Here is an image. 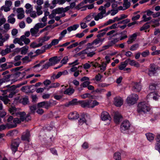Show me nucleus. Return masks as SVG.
<instances>
[{
  "instance_id": "obj_50",
  "label": "nucleus",
  "mask_w": 160,
  "mask_h": 160,
  "mask_svg": "<svg viewBox=\"0 0 160 160\" xmlns=\"http://www.w3.org/2000/svg\"><path fill=\"white\" fill-rule=\"evenodd\" d=\"M46 24L47 23L46 22H44L43 23H38L35 26L39 29V28L44 27L46 25Z\"/></svg>"
},
{
  "instance_id": "obj_6",
  "label": "nucleus",
  "mask_w": 160,
  "mask_h": 160,
  "mask_svg": "<svg viewBox=\"0 0 160 160\" xmlns=\"http://www.w3.org/2000/svg\"><path fill=\"white\" fill-rule=\"evenodd\" d=\"M138 99V96L136 94H131L128 97L127 103L130 105H133L137 102Z\"/></svg>"
},
{
  "instance_id": "obj_21",
  "label": "nucleus",
  "mask_w": 160,
  "mask_h": 160,
  "mask_svg": "<svg viewBox=\"0 0 160 160\" xmlns=\"http://www.w3.org/2000/svg\"><path fill=\"white\" fill-rule=\"evenodd\" d=\"M157 70V68L155 67L154 65H151L149 69L148 75L150 76L154 75L156 73Z\"/></svg>"
},
{
  "instance_id": "obj_64",
  "label": "nucleus",
  "mask_w": 160,
  "mask_h": 160,
  "mask_svg": "<svg viewBox=\"0 0 160 160\" xmlns=\"http://www.w3.org/2000/svg\"><path fill=\"white\" fill-rule=\"evenodd\" d=\"M142 18L144 22L148 21L152 19V18L150 17H147L146 14H144L143 15Z\"/></svg>"
},
{
  "instance_id": "obj_20",
  "label": "nucleus",
  "mask_w": 160,
  "mask_h": 160,
  "mask_svg": "<svg viewBox=\"0 0 160 160\" xmlns=\"http://www.w3.org/2000/svg\"><path fill=\"white\" fill-rule=\"evenodd\" d=\"M7 123H6L8 125L10 128L15 127V125L14 126L12 122H13V117L12 116H9L7 119Z\"/></svg>"
},
{
  "instance_id": "obj_58",
  "label": "nucleus",
  "mask_w": 160,
  "mask_h": 160,
  "mask_svg": "<svg viewBox=\"0 0 160 160\" xmlns=\"http://www.w3.org/2000/svg\"><path fill=\"white\" fill-rule=\"evenodd\" d=\"M139 47L138 44L136 43L132 45L130 48V50L131 51H135Z\"/></svg>"
},
{
  "instance_id": "obj_63",
  "label": "nucleus",
  "mask_w": 160,
  "mask_h": 160,
  "mask_svg": "<svg viewBox=\"0 0 160 160\" xmlns=\"http://www.w3.org/2000/svg\"><path fill=\"white\" fill-rule=\"evenodd\" d=\"M68 60V56L64 57L61 62V63L63 65L66 64Z\"/></svg>"
},
{
  "instance_id": "obj_31",
  "label": "nucleus",
  "mask_w": 160,
  "mask_h": 160,
  "mask_svg": "<svg viewBox=\"0 0 160 160\" xmlns=\"http://www.w3.org/2000/svg\"><path fill=\"white\" fill-rule=\"evenodd\" d=\"M128 64V61L126 60L125 61L122 62L118 67V68L120 70H124Z\"/></svg>"
},
{
  "instance_id": "obj_53",
  "label": "nucleus",
  "mask_w": 160,
  "mask_h": 160,
  "mask_svg": "<svg viewBox=\"0 0 160 160\" xmlns=\"http://www.w3.org/2000/svg\"><path fill=\"white\" fill-rule=\"evenodd\" d=\"M22 60L23 63H28L31 61V59H29L28 56H25L24 57L22 58Z\"/></svg>"
},
{
  "instance_id": "obj_59",
  "label": "nucleus",
  "mask_w": 160,
  "mask_h": 160,
  "mask_svg": "<svg viewBox=\"0 0 160 160\" xmlns=\"http://www.w3.org/2000/svg\"><path fill=\"white\" fill-rule=\"evenodd\" d=\"M28 48V47H23L21 50V53L22 54H25L27 52Z\"/></svg>"
},
{
  "instance_id": "obj_23",
  "label": "nucleus",
  "mask_w": 160,
  "mask_h": 160,
  "mask_svg": "<svg viewBox=\"0 0 160 160\" xmlns=\"http://www.w3.org/2000/svg\"><path fill=\"white\" fill-rule=\"evenodd\" d=\"M95 14V13L92 12L90 13L84 18V21L86 22H90L93 18H94Z\"/></svg>"
},
{
  "instance_id": "obj_55",
  "label": "nucleus",
  "mask_w": 160,
  "mask_h": 160,
  "mask_svg": "<svg viewBox=\"0 0 160 160\" xmlns=\"http://www.w3.org/2000/svg\"><path fill=\"white\" fill-rule=\"evenodd\" d=\"M103 17V15L99 12L97 15L95 16L94 19L96 21H98L100 19L102 18Z\"/></svg>"
},
{
  "instance_id": "obj_7",
  "label": "nucleus",
  "mask_w": 160,
  "mask_h": 160,
  "mask_svg": "<svg viewBox=\"0 0 160 160\" xmlns=\"http://www.w3.org/2000/svg\"><path fill=\"white\" fill-rule=\"evenodd\" d=\"M52 106V103L50 101H43L39 102L37 104L38 108H44L47 109H48Z\"/></svg>"
},
{
  "instance_id": "obj_47",
  "label": "nucleus",
  "mask_w": 160,
  "mask_h": 160,
  "mask_svg": "<svg viewBox=\"0 0 160 160\" xmlns=\"http://www.w3.org/2000/svg\"><path fill=\"white\" fill-rule=\"evenodd\" d=\"M10 128L8 127V125L7 124H2L0 125V131H2L5 130L7 129H9Z\"/></svg>"
},
{
  "instance_id": "obj_48",
  "label": "nucleus",
  "mask_w": 160,
  "mask_h": 160,
  "mask_svg": "<svg viewBox=\"0 0 160 160\" xmlns=\"http://www.w3.org/2000/svg\"><path fill=\"white\" fill-rule=\"evenodd\" d=\"M21 103L24 105H26L28 102V97L22 98L20 100Z\"/></svg>"
},
{
  "instance_id": "obj_19",
  "label": "nucleus",
  "mask_w": 160,
  "mask_h": 160,
  "mask_svg": "<svg viewBox=\"0 0 160 160\" xmlns=\"http://www.w3.org/2000/svg\"><path fill=\"white\" fill-rule=\"evenodd\" d=\"M30 136V132L28 131H26L23 133L21 136V139L22 141H29Z\"/></svg>"
},
{
  "instance_id": "obj_34",
  "label": "nucleus",
  "mask_w": 160,
  "mask_h": 160,
  "mask_svg": "<svg viewBox=\"0 0 160 160\" xmlns=\"http://www.w3.org/2000/svg\"><path fill=\"white\" fill-rule=\"evenodd\" d=\"M8 95L5 96H0V100L2 101L5 104H7L10 101L9 99L8 98Z\"/></svg>"
},
{
  "instance_id": "obj_13",
  "label": "nucleus",
  "mask_w": 160,
  "mask_h": 160,
  "mask_svg": "<svg viewBox=\"0 0 160 160\" xmlns=\"http://www.w3.org/2000/svg\"><path fill=\"white\" fill-rule=\"evenodd\" d=\"M79 117V115L78 113L76 111L70 113L68 115L69 119L71 120H75Z\"/></svg>"
},
{
  "instance_id": "obj_38",
  "label": "nucleus",
  "mask_w": 160,
  "mask_h": 160,
  "mask_svg": "<svg viewBox=\"0 0 160 160\" xmlns=\"http://www.w3.org/2000/svg\"><path fill=\"white\" fill-rule=\"evenodd\" d=\"M146 135L147 138V139L149 141H151L153 140L154 138V135L152 133H148L146 134Z\"/></svg>"
},
{
  "instance_id": "obj_42",
  "label": "nucleus",
  "mask_w": 160,
  "mask_h": 160,
  "mask_svg": "<svg viewBox=\"0 0 160 160\" xmlns=\"http://www.w3.org/2000/svg\"><path fill=\"white\" fill-rule=\"evenodd\" d=\"M60 85V84L58 82L53 83L47 88V89L48 90L51 88H56L59 87Z\"/></svg>"
},
{
  "instance_id": "obj_5",
  "label": "nucleus",
  "mask_w": 160,
  "mask_h": 160,
  "mask_svg": "<svg viewBox=\"0 0 160 160\" xmlns=\"http://www.w3.org/2000/svg\"><path fill=\"white\" fill-rule=\"evenodd\" d=\"M20 143L21 140L18 138L12 140L11 145V148L13 152L15 153L17 151L18 147Z\"/></svg>"
},
{
  "instance_id": "obj_15",
  "label": "nucleus",
  "mask_w": 160,
  "mask_h": 160,
  "mask_svg": "<svg viewBox=\"0 0 160 160\" xmlns=\"http://www.w3.org/2000/svg\"><path fill=\"white\" fill-rule=\"evenodd\" d=\"M101 118L102 121H106L110 120L111 117L108 113L106 111H103L101 115Z\"/></svg>"
},
{
  "instance_id": "obj_9",
  "label": "nucleus",
  "mask_w": 160,
  "mask_h": 160,
  "mask_svg": "<svg viewBox=\"0 0 160 160\" xmlns=\"http://www.w3.org/2000/svg\"><path fill=\"white\" fill-rule=\"evenodd\" d=\"M130 124L128 120H125L122 123L120 126V130L122 132L128 130L130 127Z\"/></svg>"
},
{
  "instance_id": "obj_57",
  "label": "nucleus",
  "mask_w": 160,
  "mask_h": 160,
  "mask_svg": "<svg viewBox=\"0 0 160 160\" xmlns=\"http://www.w3.org/2000/svg\"><path fill=\"white\" fill-rule=\"evenodd\" d=\"M21 122L19 118H15L14 119L13 118V122H12V123L14 125V126L15 125V127L17 126V124Z\"/></svg>"
},
{
  "instance_id": "obj_25",
  "label": "nucleus",
  "mask_w": 160,
  "mask_h": 160,
  "mask_svg": "<svg viewBox=\"0 0 160 160\" xmlns=\"http://www.w3.org/2000/svg\"><path fill=\"white\" fill-rule=\"evenodd\" d=\"M76 99H74L71 101L69 102L68 103H66L65 106L66 107H68L70 106H74L77 105L80 102V101H78Z\"/></svg>"
},
{
  "instance_id": "obj_32",
  "label": "nucleus",
  "mask_w": 160,
  "mask_h": 160,
  "mask_svg": "<svg viewBox=\"0 0 160 160\" xmlns=\"http://www.w3.org/2000/svg\"><path fill=\"white\" fill-rule=\"evenodd\" d=\"M18 114L20 115L19 118L21 122L25 121L26 113L25 112H18Z\"/></svg>"
},
{
  "instance_id": "obj_43",
  "label": "nucleus",
  "mask_w": 160,
  "mask_h": 160,
  "mask_svg": "<svg viewBox=\"0 0 160 160\" xmlns=\"http://www.w3.org/2000/svg\"><path fill=\"white\" fill-rule=\"evenodd\" d=\"M13 42L15 44L18 43L21 46H22L23 45L22 40L18 38H15L13 40Z\"/></svg>"
},
{
  "instance_id": "obj_56",
  "label": "nucleus",
  "mask_w": 160,
  "mask_h": 160,
  "mask_svg": "<svg viewBox=\"0 0 160 160\" xmlns=\"http://www.w3.org/2000/svg\"><path fill=\"white\" fill-rule=\"evenodd\" d=\"M17 133L16 130H11L9 131L7 134V135L8 136H13L15 134Z\"/></svg>"
},
{
  "instance_id": "obj_49",
  "label": "nucleus",
  "mask_w": 160,
  "mask_h": 160,
  "mask_svg": "<svg viewBox=\"0 0 160 160\" xmlns=\"http://www.w3.org/2000/svg\"><path fill=\"white\" fill-rule=\"evenodd\" d=\"M98 10L100 11H101L100 13L103 15L104 14H105L106 13V8L105 7H103V6H101L99 8Z\"/></svg>"
},
{
  "instance_id": "obj_36",
  "label": "nucleus",
  "mask_w": 160,
  "mask_h": 160,
  "mask_svg": "<svg viewBox=\"0 0 160 160\" xmlns=\"http://www.w3.org/2000/svg\"><path fill=\"white\" fill-rule=\"evenodd\" d=\"M79 27V25L78 24H75L72 26H71L68 27L67 28V30L70 32L72 31H74L77 29V28Z\"/></svg>"
},
{
  "instance_id": "obj_26",
  "label": "nucleus",
  "mask_w": 160,
  "mask_h": 160,
  "mask_svg": "<svg viewBox=\"0 0 160 160\" xmlns=\"http://www.w3.org/2000/svg\"><path fill=\"white\" fill-rule=\"evenodd\" d=\"M137 36L136 33H134L131 35L128 38L127 42L128 44H130L133 42L136 39Z\"/></svg>"
},
{
  "instance_id": "obj_62",
  "label": "nucleus",
  "mask_w": 160,
  "mask_h": 160,
  "mask_svg": "<svg viewBox=\"0 0 160 160\" xmlns=\"http://www.w3.org/2000/svg\"><path fill=\"white\" fill-rule=\"evenodd\" d=\"M142 56L143 57H146L150 54V52L148 50H146V51L142 52L141 54Z\"/></svg>"
},
{
  "instance_id": "obj_61",
  "label": "nucleus",
  "mask_w": 160,
  "mask_h": 160,
  "mask_svg": "<svg viewBox=\"0 0 160 160\" xmlns=\"http://www.w3.org/2000/svg\"><path fill=\"white\" fill-rule=\"evenodd\" d=\"M114 21L113 19H109L108 21L104 23L103 27L106 26L112 23H113L114 22Z\"/></svg>"
},
{
  "instance_id": "obj_8",
  "label": "nucleus",
  "mask_w": 160,
  "mask_h": 160,
  "mask_svg": "<svg viewBox=\"0 0 160 160\" xmlns=\"http://www.w3.org/2000/svg\"><path fill=\"white\" fill-rule=\"evenodd\" d=\"M41 66V64L40 63L34 66H33L32 69L33 70V71L36 72H38L40 70H42L43 69H47L48 68L51 66L50 65V64L48 62H47L45 64L43 65L42 67V68L41 69H40L39 68Z\"/></svg>"
},
{
  "instance_id": "obj_27",
  "label": "nucleus",
  "mask_w": 160,
  "mask_h": 160,
  "mask_svg": "<svg viewBox=\"0 0 160 160\" xmlns=\"http://www.w3.org/2000/svg\"><path fill=\"white\" fill-rule=\"evenodd\" d=\"M156 143L155 145V148L158 150L160 153V135L157 136L156 138Z\"/></svg>"
},
{
  "instance_id": "obj_45",
  "label": "nucleus",
  "mask_w": 160,
  "mask_h": 160,
  "mask_svg": "<svg viewBox=\"0 0 160 160\" xmlns=\"http://www.w3.org/2000/svg\"><path fill=\"white\" fill-rule=\"evenodd\" d=\"M119 40L117 38H115L113 39L111 41L108 42V43L111 47L112 46L116 43Z\"/></svg>"
},
{
  "instance_id": "obj_10",
  "label": "nucleus",
  "mask_w": 160,
  "mask_h": 160,
  "mask_svg": "<svg viewBox=\"0 0 160 160\" xmlns=\"http://www.w3.org/2000/svg\"><path fill=\"white\" fill-rule=\"evenodd\" d=\"M113 103L117 107H121L123 103V100L119 96L116 97L114 98Z\"/></svg>"
},
{
  "instance_id": "obj_41",
  "label": "nucleus",
  "mask_w": 160,
  "mask_h": 160,
  "mask_svg": "<svg viewBox=\"0 0 160 160\" xmlns=\"http://www.w3.org/2000/svg\"><path fill=\"white\" fill-rule=\"evenodd\" d=\"M9 111L12 115L16 113L17 109L14 106H11L9 108Z\"/></svg>"
},
{
  "instance_id": "obj_40",
  "label": "nucleus",
  "mask_w": 160,
  "mask_h": 160,
  "mask_svg": "<svg viewBox=\"0 0 160 160\" xmlns=\"http://www.w3.org/2000/svg\"><path fill=\"white\" fill-rule=\"evenodd\" d=\"M151 22L153 23L151 25V27L153 28L158 27L160 25V23L158 20L153 19L152 20Z\"/></svg>"
},
{
  "instance_id": "obj_54",
  "label": "nucleus",
  "mask_w": 160,
  "mask_h": 160,
  "mask_svg": "<svg viewBox=\"0 0 160 160\" xmlns=\"http://www.w3.org/2000/svg\"><path fill=\"white\" fill-rule=\"evenodd\" d=\"M107 65V63L103 62L101 64H99V67L100 68L101 70L104 71L106 69Z\"/></svg>"
},
{
  "instance_id": "obj_4",
  "label": "nucleus",
  "mask_w": 160,
  "mask_h": 160,
  "mask_svg": "<svg viewBox=\"0 0 160 160\" xmlns=\"http://www.w3.org/2000/svg\"><path fill=\"white\" fill-rule=\"evenodd\" d=\"M25 71L22 72H17L14 74H12L11 76L12 77V82H11V83H12L18 80H20L25 76Z\"/></svg>"
},
{
  "instance_id": "obj_12",
  "label": "nucleus",
  "mask_w": 160,
  "mask_h": 160,
  "mask_svg": "<svg viewBox=\"0 0 160 160\" xmlns=\"http://www.w3.org/2000/svg\"><path fill=\"white\" fill-rule=\"evenodd\" d=\"M132 90L135 92H139L141 89L142 86L140 82H134L132 83Z\"/></svg>"
},
{
  "instance_id": "obj_44",
  "label": "nucleus",
  "mask_w": 160,
  "mask_h": 160,
  "mask_svg": "<svg viewBox=\"0 0 160 160\" xmlns=\"http://www.w3.org/2000/svg\"><path fill=\"white\" fill-rule=\"evenodd\" d=\"M113 157L115 160H121V154L119 152H116L114 154Z\"/></svg>"
},
{
  "instance_id": "obj_60",
  "label": "nucleus",
  "mask_w": 160,
  "mask_h": 160,
  "mask_svg": "<svg viewBox=\"0 0 160 160\" xmlns=\"http://www.w3.org/2000/svg\"><path fill=\"white\" fill-rule=\"evenodd\" d=\"M130 21V20L129 19H126L122 21L118 22V24H121L123 23L125 25H126L127 23L129 22Z\"/></svg>"
},
{
  "instance_id": "obj_18",
  "label": "nucleus",
  "mask_w": 160,
  "mask_h": 160,
  "mask_svg": "<svg viewBox=\"0 0 160 160\" xmlns=\"http://www.w3.org/2000/svg\"><path fill=\"white\" fill-rule=\"evenodd\" d=\"M39 29L35 26L33 28H32L30 29V32L32 36L37 37L39 36L40 34L38 32Z\"/></svg>"
},
{
  "instance_id": "obj_11",
  "label": "nucleus",
  "mask_w": 160,
  "mask_h": 160,
  "mask_svg": "<svg viewBox=\"0 0 160 160\" xmlns=\"http://www.w3.org/2000/svg\"><path fill=\"white\" fill-rule=\"evenodd\" d=\"M60 57H58L57 56H54L49 58L48 62L50 65L52 66L58 63L60 61Z\"/></svg>"
},
{
  "instance_id": "obj_16",
  "label": "nucleus",
  "mask_w": 160,
  "mask_h": 160,
  "mask_svg": "<svg viewBox=\"0 0 160 160\" xmlns=\"http://www.w3.org/2000/svg\"><path fill=\"white\" fill-rule=\"evenodd\" d=\"M78 60H76L75 61L72 62V63H69V65H72V67L70 69V71L72 72H75L77 71L78 68L79 67V66L78 67H76V66L79 64L78 62Z\"/></svg>"
},
{
  "instance_id": "obj_33",
  "label": "nucleus",
  "mask_w": 160,
  "mask_h": 160,
  "mask_svg": "<svg viewBox=\"0 0 160 160\" xmlns=\"http://www.w3.org/2000/svg\"><path fill=\"white\" fill-rule=\"evenodd\" d=\"M74 92V89L73 88H68L66 89L64 92V94L69 95L72 94Z\"/></svg>"
},
{
  "instance_id": "obj_30",
  "label": "nucleus",
  "mask_w": 160,
  "mask_h": 160,
  "mask_svg": "<svg viewBox=\"0 0 160 160\" xmlns=\"http://www.w3.org/2000/svg\"><path fill=\"white\" fill-rule=\"evenodd\" d=\"M15 16V14L13 13L11 14L8 17V22L9 23L13 24L15 21V19L13 17Z\"/></svg>"
},
{
  "instance_id": "obj_3",
  "label": "nucleus",
  "mask_w": 160,
  "mask_h": 160,
  "mask_svg": "<svg viewBox=\"0 0 160 160\" xmlns=\"http://www.w3.org/2000/svg\"><path fill=\"white\" fill-rule=\"evenodd\" d=\"M150 110V108L146 102H141L138 104L137 111L139 112H146L149 111Z\"/></svg>"
},
{
  "instance_id": "obj_29",
  "label": "nucleus",
  "mask_w": 160,
  "mask_h": 160,
  "mask_svg": "<svg viewBox=\"0 0 160 160\" xmlns=\"http://www.w3.org/2000/svg\"><path fill=\"white\" fill-rule=\"evenodd\" d=\"M127 60L128 62H129V64L131 66H133L137 68H138L140 67L139 63L134 60L128 59Z\"/></svg>"
},
{
  "instance_id": "obj_39",
  "label": "nucleus",
  "mask_w": 160,
  "mask_h": 160,
  "mask_svg": "<svg viewBox=\"0 0 160 160\" xmlns=\"http://www.w3.org/2000/svg\"><path fill=\"white\" fill-rule=\"evenodd\" d=\"M37 10V13L38 15L39 16L42 14L43 12L41 10L42 7L41 6H35Z\"/></svg>"
},
{
  "instance_id": "obj_46",
  "label": "nucleus",
  "mask_w": 160,
  "mask_h": 160,
  "mask_svg": "<svg viewBox=\"0 0 160 160\" xmlns=\"http://www.w3.org/2000/svg\"><path fill=\"white\" fill-rule=\"evenodd\" d=\"M88 49H86L81 52V58L84 59L86 58L87 56V51Z\"/></svg>"
},
{
  "instance_id": "obj_2",
  "label": "nucleus",
  "mask_w": 160,
  "mask_h": 160,
  "mask_svg": "<svg viewBox=\"0 0 160 160\" xmlns=\"http://www.w3.org/2000/svg\"><path fill=\"white\" fill-rule=\"evenodd\" d=\"M104 38H97L91 43L87 44V49L96 48L100 46L104 40Z\"/></svg>"
},
{
  "instance_id": "obj_35",
  "label": "nucleus",
  "mask_w": 160,
  "mask_h": 160,
  "mask_svg": "<svg viewBox=\"0 0 160 160\" xmlns=\"http://www.w3.org/2000/svg\"><path fill=\"white\" fill-rule=\"evenodd\" d=\"M12 74L10 75H5L4 76V78H2L4 80V82L5 81L8 82L9 81H11V82H12Z\"/></svg>"
},
{
  "instance_id": "obj_28",
  "label": "nucleus",
  "mask_w": 160,
  "mask_h": 160,
  "mask_svg": "<svg viewBox=\"0 0 160 160\" xmlns=\"http://www.w3.org/2000/svg\"><path fill=\"white\" fill-rule=\"evenodd\" d=\"M148 96L149 97H150V98H152L155 100H158L160 98V96L157 93L155 92H152L150 93Z\"/></svg>"
},
{
  "instance_id": "obj_24",
  "label": "nucleus",
  "mask_w": 160,
  "mask_h": 160,
  "mask_svg": "<svg viewBox=\"0 0 160 160\" xmlns=\"http://www.w3.org/2000/svg\"><path fill=\"white\" fill-rule=\"evenodd\" d=\"M92 100H84L81 101V106L83 108H89L90 103L91 102Z\"/></svg>"
},
{
  "instance_id": "obj_1",
  "label": "nucleus",
  "mask_w": 160,
  "mask_h": 160,
  "mask_svg": "<svg viewBox=\"0 0 160 160\" xmlns=\"http://www.w3.org/2000/svg\"><path fill=\"white\" fill-rule=\"evenodd\" d=\"M6 87L7 88V89L5 90L1 89V91L3 93V95L7 94L8 98H12L17 92L15 85L10 86L9 85L6 86Z\"/></svg>"
},
{
  "instance_id": "obj_51",
  "label": "nucleus",
  "mask_w": 160,
  "mask_h": 160,
  "mask_svg": "<svg viewBox=\"0 0 160 160\" xmlns=\"http://www.w3.org/2000/svg\"><path fill=\"white\" fill-rule=\"evenodd\" d=\"M42 46V44H37L36 42H33L32 43L30 44V47L32 48H36Z\"/></svg>"
},
{
  "instance_id": "obj_17",
  "label": "nucleus",
  "mask_w": 160,
  "mask_h": 160,
  "mask_svg": "<svg viewBox=\"0 0 160 160\" xmlns=\"http://www.w3.org/2000/svg\"><path fill=\"white\" fill-rule=\"evenodd\" d=\"M17 12L18 13V18L19 19L23 18L24 17V12L22 8H18L17 9Z\"/></svg>"
},
{
  "instance_id": "obj_52",
  "label": "nucleus",
  "mask_w": 160,
  "mask_h": 160,
  "mask_svg": "<svg viewBox=\"0 0 160 160\" xmlns=\"http://www.w3.org/2000/svg\"><path fill=\"white\" fill-rule=\"evenodd\" d=\"M150 27V26L149 24L147 23H146L143 25V26L140 28V30L142 31L146 30L149 28Z\"/></svg>"
},
{
  "instance_id": "obj_14",
  "label": "nucleus",
  "mask_w": 160,
  "mask_h": 160,
  "mask_svg": "<svg viewBox=\"0 0 160 160\" xmlns=\"http://www.w3.org/2000/svg\"><path fill=\"white\" fill-rule=\"evenodd\" d=\"M130 5V3L128 1V0H123V7L122 6H119L118 7V9L119 10H125L129 8Z\"/></svg>"
},
{
  "instance_id": "obj_22",
  "label": "nucleus",
  "mask_w": 160,
  "mask_h": 160,
  "mask_svg": "<svg viewBox=\"0 0 160 160\" xmlns=\"http://www.w3.org/2000/svg\"><path fill=\"white\" fill-rule=\"evenodd\" d=\"M122 118V116L119 112H116L115 113L114 116V121L115 123H118L121 119Z\"/></svg>"
},
{
  "instance_id": "obj_37",
  "label": "nucleus",
  "mask_w": 160,
  "mask_h": 160,
  "mask_svg": "<svg viewBox=\"0 0 160 160\" xmlns=\"http://www.w3.org/2000/svg\"><path fill=\"white\" fill-rule=\"evenodd\" d=\"M63 8H58L56 9H53L52 11V12L53 13L60 14L63 12Z\"/></svg>"
}]
</instances>
